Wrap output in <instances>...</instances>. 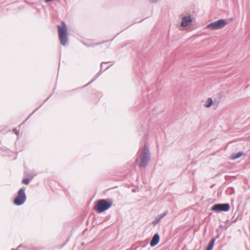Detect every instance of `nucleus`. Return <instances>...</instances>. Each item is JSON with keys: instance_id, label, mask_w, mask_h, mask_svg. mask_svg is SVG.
I'll return each mask as SVG.
<instances>
[{"instance_id": "1", "label": "nucleus", "mask_w": 250, "mask_h": 250, "mask_svg": "<svg viewBox=\"0 0 250 250\" xmlns=\"http://www.w3.org/2000/svg\"><path fill=\"white\" fill-rule=\"evenodd\" d=\"M140 159L139 166L141 168L146 167L150 160V153L146 144H145L143 148L140 150Z\"/></svg>"}, {"instance_id": "2", "label": "nucleus", "mask_w": 250, "mask_h": 250, "mask_svg": "<svg viewBox=\"0 0 250 250\" xmlns=\"http://www.w3.org/2000/svg\"><path fill=\"white\" fill-rule=\"evenodd\" d=\"M112 204L111 199H100L97 201L94 208L99 213H101L109 209Z\"/></svg>"}, {"instance_id": "3", "label": "nucleus", "mask_w": 250, "mask_h": 250, "mask_svg": "<svg viewBox=\"0 0 250 250\" xmlns=\"http://www.w3.org/2000/svg\"><path fill=\"white\" fill-rule=\"evenodd\" d=\"M58 28L61 43L62 45H65L68 41V33L64 22H62V26L58 25Z\"/></svg>"}, {"instance_id": "4", "label": "nucleus", "mask_w": 250, "mask_h": 250, "mask_svg": "<svg viewBox=\"0 0 250 250\" xmlns=\"http://www.w3.org/2000/svg\"><path fill=\"white\" fill-rule=\"evenodd\" d=\"M26 199L25 189L21 188L18 192V195L14 200V204L17 206H21L24 203Z\"/></svg>"}, {"instance_id": "5", "label": "nucleus", "mask_w": 250, "mask_h": 250, "mask_svg": "<svg viewBox=\"0 0 250 250\" xmlns=\"http://www.w3.org/2000/svg\"><path fill=\"white\" fill-rule=\"evenodd\" d=\"M227 22L225 20H219L217 21L208 24L207 27L210 30H216L223 28Z\"/></svg>"}, {"instance_id": "6", "label": "nucleus", "mask_w": 250, "mask_h": 250, "mask_svg": "<svg viewBox=\"0 0 250 250\" xmlns=\"http://www.w3.org/2000/svg\"><path fill=\"white\" fill-rule=\"evenodd\" d=\"M230 205L228 203L225 204H216L211 207V210L217 212L221 211H228L230 209Z\"/></svg>"}, {"instance_id": "7", "label": "nucleus", "mask_w": 250, "mask_h": 250, "mask_svg": "<svg viewBox=\"0 0 250 250\" xmlns=\"http://www.w3.org/2000/svg\"><path fill=\"white\" fill-rule=\"evenodd\" d=\"M160 241V236L158 233L155 234L150 243L151 247H153L157 245Z\"/></svg>"}, {"instance_id": "8", "label": "nucleus", "mask_w": 250, "mask_h": 250, "mask_svg": "<svg viewBox=\"0 0 250 250\" xmlns=\"http://www.w3.org/2000/svg\"><path fill=\"white\" fill-rule=\"evenodd\" d=\"M190 22H191V18L185 16L182 18L181 25L183 27H186L188 26Z\"/></svg>"}, {"instance_id": "9", "label": "nucleus", "mask_w": 250, "mask_h": 250, "mask_svg": "<svg viewBox=\"0 0 250 250\" xmlns=\"http://www.w3.org/2000/svg\"><path fill=\"white\" fill-rule=\"evenodd\" d=\"M243 154L242 152H238L236 153L232 154L231 156V159L232 160L239 158Z\"/></svg>"}, {"instance_id": "10", "label": "nucleus", "mask_w": 250, "mask_h": 250, "mask_svg": "<svg viewBox=\"0 0 250 250\" xmlns=\"http://www.w3.org/2000/svg\"><path fill=\"white\" fill-rule=\"evenodd\" d=\"M212 103L213 102L212 99L210 98H208L206 101V103L205 104V106L206 107H209L212 105Z\"/></svg>"}, {"instance_id": "11", "label": "nucleus", "mask_w": 250, "mask_h": 250, "mask_svg": "<svg viewBox=\"0 0 250 250\" xmlns=\"http://www.w3.org/2000/svg\"><path fill=\"white\" fill-rule=\"evenodd\" d=\"M167 212L168 211L167 210L165 211L164 213L160 214L159 218L161 220L167 214Z\"/></svg>"}, {"instance_id": "12", "label": "nucleus", "mask_w": 250, "mask_h": 250, "mask_svg": "<svg viewBox=\"0 0 250 250\" xmlns=\"http://www.w3.org/2000/svg\"><path fill=\"white\" fill-rule=\"evenodd\" d=\"M217 238H212L210 241L209 242V244L212 246L213 247L214 246V243H215V241L216 240Z\"/></svg>"}, {"instance_id": "13", "label": "nucleus", "mask_w": 250, "mask_h": 250, "mask_svg": "<svg viewBox=\"0 0 250 250\" xmlns=\"http://www.w3.org/2000/svg\"><path fill=\"white\" fill-rule=\"evenodd\" d=\"M22 183L24 184L28 185L29 183V180L27 178H25L22 180Z\"/></svg>"}, {"instance_id": "14", "label": "nucleus", "mask_w": 250, "mask_h": 250, "mask_svg": "<svg viewBox=\"0 0 250 250\" xmlns=\"http://www.w3.org/2000/svg\"><path fill=\"white\" fill-rule=\"evenodd\" d=\"M161 221V219L159 218H156L155 220L153 221L152 224L154 225L157 224Z\"/></svg>"}, {"instance_id": "15", "label": "nucleus", "mask_w": 250, "mask_h": 250, "mask_svg": "<svg viewBox=\"0 0 250 250\" xmlns=\"http://www.w3.org/2000/svg\"><path fill=\"white\" fill-rule=\"evenodd\" d=\"M213 247L212 246H211V245H210L208 244V248H207V250H212V249H213Z\"/></svg>"}, {"instance_id": "16", "label": "nucleus", "mask_w": 250, "mask_h": 250, "mask_svg": "<svg viewBox=\"0 0 250 250\" xmlns=\"http://www.w3.org/2000/svg\"><path fill=\"white\" fill-rule=\"evenodd\" d=\"M108 62H103L101 63V70L103 68V65L104 64H106Z\"/></svg>"}, {"instance_id": "17", "label": "nucleus", "mask_w": 250, "mask_h": 250, "mask_svg": "<svg viewBox=\"0 0 250 250\" xmlns=\"http://www.w3.org/2000/svg\"><path fill=\"white\" fill-rule=\"evenodd\" d=\"M151 2L153 3H156L157 1V0H149Z\"/></svg>"}, {"instance_id": "18", "label": "nucleus", "mask_w": 250, "mask_h": 250, "mask_svg": "<svg viewBox=\"0 0 250 250\" xmlns=\"http://www.w3.org/2000/svg\"><path fill=\"white\" fill-rule=\"evenodd\" d=\"M22 246L21 245H20L18 247V249H19V248L21 247Z\"/></svg>"}, {"instance_id": "19", "label": "nucleus", "mask_w": 250, "mask_h": 250, "mask_svg": "<svg viewBox=\"0 0 250 250\" xmlns=\"http://www.w3.org/2000/svg\"><path fill=\"white\" fill-rule=\"evenodd\" d=\"M107 68H108V67H106V68H105L104 69V70L107 69Z\"/></svg>"}, {"instance_id": "20", "label": "nucleus", "mask_w": 250, "mask_h": 250, "mask_svg": "<svg viewBox=\"0 0 250 250\" xmlns=\"http://www.w3.org/2000/svg\"><path fill=\"white\" fill-rule=\"evenodd\" d=\"M11 250H14V249H12Z\"/></svg>"}]
</instances>
